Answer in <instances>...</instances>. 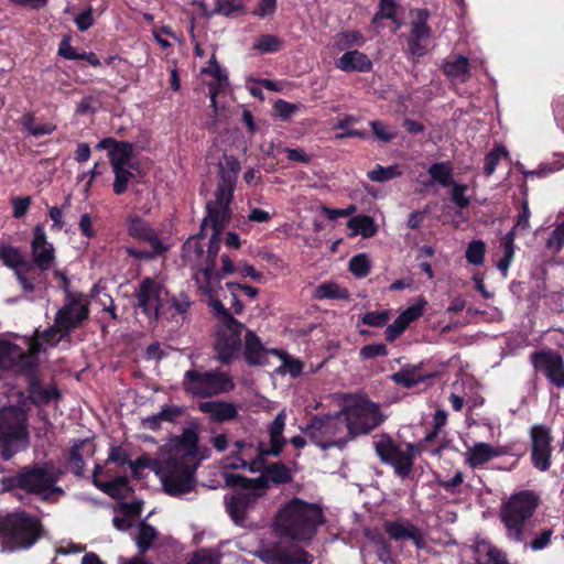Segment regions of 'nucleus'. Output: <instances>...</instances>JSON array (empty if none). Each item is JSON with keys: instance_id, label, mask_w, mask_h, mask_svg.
<instances>
[{"instance_id": "a19ab883", "label": "nucleus", "mask_w": 564, "mask_h": 564, "mask_svg": "<svg viewBox=\"0 0 564 564\" xmlns=\"http://www.w3.org/2000/svg\"><path fill=\"white\" fill-rule=\"evenodd\" d=\"M67 335L68 334H64L55 323L54 326L45 329L43 333L36 332V340L31 341V345L35 348L37 354L43 344L54 346Z\"/></svg>"}, {"instance_id": "7c9ffc66", "label": "nucleus", "mask_w": 564, "mask_h": 564, "mask_svg": "<svg viewBox=\"0 0 564 564\" xmlns=\"http://www.w3.org/2000/svg\"><path fill=\"white\" fill-rule=\"evenodd\" d=\"M269 354H272V350H268L253 332L246 329L243 352L246 361L254 366L263 365Z\"/></svg>"}, {"instance_id": "1a4fd4ad", "label": "nucleus", "mask_w": 564, "mask_h": 564, "mask_svg": "<svg viewBox=\"0 0 564 564\" xmlns=\"http://www.w3.org/2000/svg\"><path fill=\"white\" fill-rule=\"evenodd\" d=\"M349 437L368 434L384 421L378 404L367 399H355L343 410Z\"/></svg>"}, {"instance_id": "ddd939ff", "label": "nucleus", "mask_w": 564, "mask_h": 564, "mask_svg": "<svg viewBox=\"0 0 564 564\" xmlns=\"http://www.w3.org/2000/svg\"><path fill=\"white\" fill-rule=\"evenodd\" d=\"M225 481L228 486L242 487V490L225 497L227 512L235 523L241 525L243 524L248 512L253 509L258 498L261 496V490L246 488L247 479L236 474L226 473Z\"/></svg>"}, {"instance_id": "37998d69", "label": "nucleus", "mask_w": 564, "mask_h": 564, "mask_svg": "<svg viewBox=\"0 0 564 564\" xmlns=\"http://www.w3.org/2000/svg\"><path fill=\"white\" fill-rule=\"evenodd\" d=\"M156 536L158 532L155 528L145 522H141L138 527V536L135 538L140 553H145L152 546Z\"/></svg>"}, {"instance_id": "052dcab7", "label": "nucleus", "mask_w": 564, "mask_h": 564, "mask_svg": "<svg viewBox=\"0 0 564 564\" xmlns=\"http://www.w3.org/2000/svg\"><path fill=\"white\" fill-rule=\"evenodd\" d=\"M425 305L426 301L421 297L414 305L404 310L398 317L409 326L412 322L422 316Z\"/></svg>"}, {"instance_id": "20e7f679", "label": "nucleus", "mask_w": 564, "mask_h": 564, "mask_svg": "<svg viewBox=\"0 0 564 564\" xmlns=\"http://www.w3.org/2000/svg\"><path fill=\"white\" fill-rule=\"evenodd\" d=\"M219 243V234L212 232L207 252H204L199 237H191L183 245V261L191 267L196 286L208 294L220 282V276L214 270Z\"/></svg>"}, {"instance_id": "4c0bfd02", "label": "nucleus", "mask_w": 564, "mask_h": 564, "mask_svg": "<svg viewBox=\"0 0 564 564\" xmlns=\"http://www.w3.org/2000/svg\"><path fill=\"white\" fill-rule=\"evenodd\" d=\"M427 376L421 372V366H406L392 376L394 382L411 388L422 382Z\"/></svg>"}, {"instance_id": "4d7b16f0", "label": "nucleus", "mask_w": 564, "mask_h": 564, "mask_svg": "<svg viewBox=\"0 0 564 564\" xmlns=\"http://www.w3.org/2000/svg\"><path fill=\"white\" fill-rule=\"evenodd\" d=\"M451 187V200L457 207L464 209L469 206L470 198L466 195L468 186L465 184H460L455 182Z\"/></svg>"}, {"instance_id": "473e14b6", "label": "nucleus", "mask_w": 564, "mask_h": 564, "mask_svg": "<svg viewBox=\"0 0 564 564\" xmlns=\"http://www.w3.org/2000/svg\"><path fill=\"white\" fill-rule=\"evenodd\" d=\"M443 72L453 83H466L470 78L469 61L463 55H455L443 64Z\"/></svg>"}, {"instance_id": "c756f323", "label": "nucleus", "mask_w": 564, "mask_h": 564, "mask_svg": "<svg viewBox=\"0 0 564 564\" xmlns=\"http://www.w3.org/2000/svg\"><path fill=\"white\" fill-rule=\"evenodd\" d=\"M198 410L208 414L214 422H226L238 415L237 406L229 402L205 401L198 404Z\"/></svg>"}, {"instance_id": "f3484780", "label": "nucleus", "mask_w": 564, "mask_h": 564, "mask_svg": "<svg viewBox=\"0 0 564 564\" xmlns=\"http://www.w3.org/2000/svg\"><path fill=\"white\" fill-rule=\"evenodd\" d=\"M246 327L240 322H231L217 327L215 350L223 362L232 360L241 348V336Z\"/></svg>"}, {"instance_id": "cd10ccee", "label": "nucleus", "mask_w": 564, "mask_h": 564, "mask_svg": "<svg viewBox=\"0 0 564 564\" xmlns=\"http://www.w3.org/2000/svg\"><path fill=\"white\" fill-rule=\"evenodd\" d=\"M128 234L142 241H147L151 247L156 248V251H164L165 248L158 237L156 232L139 217H130L128 220Z\"/></svg>"}, {"instance_id": "9b49d317", "label": "nucleus", "mask_w": 564, "mask_h": 564, "mask_svg": "<svg viewBox=\"0 0 564 564\" xmlns=\"http://www.w3.org/2000/svg\"><path fill=\"white\" fill-rule=\"evenodd\" d=\"M56 481L57 477L47 468L42 467L25 469L14 477L1 479L6 490L21 488L39 495L43 499H48L53 494H62V489L55 486Z\"/></svg>"}, {"instance_id": "09e8293b", "label": "nucleus", "mask_w": 564, "mask_h": 564, "mask_svg": "<svg viewBox=\"0 0 564 564\" xmlns=\"http://www.w3.org/2000/svg\"><path fill=\"white\" fill-rule=\"evenodd\" d=\"M135 169H137V165L112 169V171L115 173L113 192L117 195H121L127 191L128 183L133 176L131 170H135Z\"/></svg>"}, {"instance_id": "e2e57ef3", "label": "nucleus", "mask_w": 564, "mask_h": 564, "mask_svg": "<svg viewBox=\"0 0 564 564\" xmlns=\"http://www.w3.org/2000/svg\"><path fill=\"white\" fill-rule=\"evenodd\" d=\"M390 319L388 311L367 312L361 316V322L371 327H382Z\"/></svg>"}, {"instance_id": "a18cd8bd", "label": "nucleus", "mask_w": 564, "mask_h": 564, "mask_svg": "<svg viewBox=\"0 0 564 564\" xmlns=\"http://www.w3.org/2000/svg\"><path fill=\"white\" fill-rule=\"evenodd\" d=\"M272 354L282 360V364L279 367V371L281 373H289L293 378H296L302 373L303 365L300 360L289 357L284 351L279 349H272Z\"/></svg>"}, {"instance_id": "0eeeda50", "label": "nucleus", "mask_w": 564, "mask_h": 564, "mask_svg": "<svg viewBox=\"0 0 564 564\" xmlns=\"http://www.w3.org/2000/svg\"><path fill=\"white\" fill-rule=\"evenodd\" d=\"M29 443L26 411L21 405L0 410V452L4 460L24 449Z\"/></svg>"}, {"instance_id": "c9c22d12", "label": "nucleus", "mask_w": 564, "mask_h": 564, "mask_svg": "<svg viewBox=\"0 0 564 564\" xmlns=\"http://www.w3.org/2000/svg\"><path fill=\"white\" fill-rule=\"evenodd\" d=\"M239 171V161L234 156H227L225 163L220 166V183L218 189H228L232 193Z\"/></svg>"}, {"instance_id": "de8ad7c7", "label": "nucleus", "mask_w": 564, "mask_h": 564, "mask_svg": "<svg viewBox=\"0 0 564 564\" xmlns=\"http://www.w3.org/2000/svg\"><path fill=\"white\" fill-rule=\"evenodd\" d=\"M94 485L101 491L108 494L113 498L120 497L122 490L128 485V478L126 476L117 477L110 481H100L94 479Z\"/></svg>"}, {"instance_id": "f257e3e1", "label": "nucleus", "mask_w": 564, "mask_h": 564, "mask_svg": "<svg viewBox=\"0 0 564 564\" xmlns=\"http://www.w3.org/2000/svg\"><path fill=\"white\" fill-rule=\"evenodd\" d=\"M198 435L186 429L178 436L170 440V453L163 457L159 473L164 492L173 497H182L196 487V470L199 465Z\"/></svg>"}, {"instance_id": "bb28decb", "label": "nucleus", "mask_w": 564, "mask_h": 564, "mask_svg": "<svg viewBox=\"0 0 564 564\" xmlns=\"http://www.w3.org/2000/svg\"><path fill=\"white\" fill-rule=\"evenodd\" d=\"M386 532L395 541L412 540L417 547L424 546L422 531L410 522H387Z\"/></svg>"}, {"instance_id": "e433bc0d", "label": "nucleus", "mask_w": 564, "mask_h": 564, "mask_svg": "<svg viewBox=\"0 0 564 564\" xmlns=\"http://www.w3.org/2000/svg\"><path fill=\"white\" fill-rule=\"evenodd\" d=\"M220 289V282L218 285L213 289V291L208 294L202 288H197L198 292L207 297L208 305L213 310L214 314L217 316L219 325L224 326L225 324H231V322H238L234 318L230 312L224 306V304L215 297L216 292Z\"/></svg>"}, {"instance_id": "4be33fe9", "label": "nucleus", "mask_w": 564, "mask_h": 564, "mask_svg": "<svg viewBox=\"0 0 564 564\" xmlns=\"http://www.w3.org/2000/svg\"><path fill=\"white\" fill-rule=\"evenodd\" d=\"M551 431L545 425H534L531 429L532 463L540 470H547L551 462Z\"/></svg>"}, {"instance_id": "5fc2aeb1", "label": "nucleus", "mask_w": 564, "mask_h": 564, "mask_svg": "<svg viewBox=\"0 0 564 564\" xmlns=\"http://www.w3.org/2000/svg\"><path fill=\"white\" fill-rule=\"evenodd\" d=\"M245 10L243 0H215V12L226 17Z\"/></svg>"}, {"instance_id": "864d4df0", "label": "nucleus", "mask_w": 564, "mask_h": 564, "mask_svg": "<svg viewBox=\"0 0 564 564\" xmlns=\"http://www.w3.org/2000/svg\"><path fill=\"white\" fill-rule=\"evenodd\" d=\"M485 251L486 245L482 240H473L467 246L465 257L469 263L481 265L484 263Z\"/></svg>"}, {"instance_id": "7ed1b4c3", "label": "nucleus", "mask_w": 564, "mask_h": 564, "mask_svg": "<svg viewBox=\"0 0 564 564\" xmlns=\"http://www.w3.org/2000/svg\"><path fill=\"white\" fill-rule=\"evenodd\" d=\"M323 522L319 507L293 499L285 503L274 519V529L281 534L296 541H310Z\"/></svg>"}, {"instance_id": "f8f14e48", "label": "nucleus", "mask_w": 564, "mask_h": 564, "mask_svg": "<svg viewBox=\"0 0 564 564\" xmlns=\"http://www.w3.org/2000/svg\"><path fill=\"white\" fill-rule=\"evenodd\" d=\"M234 387L230 376L220 370L198 371L191 369L184 373V390L197 397L217 395L229 392Z\"/></svg>"}, {"instance_id": "412c9836", "label": "nucleus", "mask_w": 564, "mask_h": 564, "mask_svg": "<svg viewBox=\"0 0 564 564\" xmlns=\"http://www.w3.org/2000/svg\"><path fill=\"white\" fill-rule=\"evenodd\" d=\"M87 317V302L82 297L68 296L65 305L56 314V325L64 334H69Z\"/></svg>"}, {"instance_id": "3c124183", "label": "nucleus", "mask_w": 564, "mask_h": 564, "mask_svg": "<svg viewBox=\"0 0 564 564\" xmlns=\"http://www.w3.org/2000/svg\"><path fill=\"white\" fill-rule=\"evenodd\" d=\"M282 47V41L272 34H263L260 35L254 44L253 50L259 51L261 53H273L280 51Z\"/></svg>"}, {"instance_id": "6e6552de", "label": "nucleus", "mask_w": 564, "mask_h": 564, "mask_svg": "<svg viewBox=\"0 0 564 564\" xmlns=\"http://www.w3.org/2000/svg\"><path fill=\"white\" fill-rule=\"evenodd\" d=\"M305 433L322 449L344 447L351 440L341 411L334 415L314 417Z\"/></svg>"}, {"instance_id": "4468645a", "label": "nucleus", "mask_w": 564, "mask_h": 564, "mask_svg": "<svg viewBox=\"0 0 564 564\" xmlns=\"http://www.w3.org/2000/svg\"><path fill=\"white\" fill-rule=\"evenodd\" d=\"M0 259L2 262L14 270L15 276L23 291L28 293L36 292L42 295L45 290V282L42 274L31 276L34 268L25 262L23 254L18 248L6 246L0 249Z\"/></svg>"}, {"instance_id": "393cba45", "label": "nucleus", "mask_w": 564, "mask_h": 564, "mask_svg": "<svg viewBox=\"0 0 564 564\" xmlns=\"http://www.w3.org/2000/svg\"><path fill=\"white\" fill-rule=\"evenodd\" d=\"M203 74H208L213 76L216 82L208 84L209 89V97H210V106L213 108L214 116L216 117L218 115V106L216 98L217 96L228 87V75L225 69L220 67L218 62L216 61L215 55L213 54L209 64L207 67H204L202 69Z\"/></svg>"}, {"instance_id": "c03bdc74", "label": "nucleus", "mask_w": 564, "mask_h": 564, "mask_svg": "<svg viewBox=\"0 0 564 564\" xmlns=\"http://www.w3.org/2000/svg\"><path fill=\"white\" fill-rule=\"evenodd\" d=\"M348 227L352 235L371 237L376 232L373 220L369 216H356L348 221Z\"/></svg>"}, {"instance_id": "338daca9", "label": "nucleus", "mask_w": 564, "mask_h": 564, "mask_svg": "<svg viewBox=\"0 0 564 564\" xmlns=\"http://www.w3.org/2000/svg\"><path fill=\"white\" fill-rule=\"evenodd\" d=\"M430 28L423 21H417L412 24L409 37L424 42L430 37Z\"/></svg>"}, {"instance_id": "a878e982", "label": "nucleus", "mask_w": 564, "mask_h": 564, "mask_svg": "<svg viewBox=\"0 0 564 564\" xmlns=\"http://www.w3.org/2000/svg\"><path fill=\"white\" fill-rule=\"evenodd\" d=\"M335 66L346 73H367L372 69V62L365 53L350 50L335 61Z\"/></svg>"}, {"instance_id": "72a5a7b5", "label": "nucleus", "mask_w": 564, "mask_h": 564, "mask_svg": "<svg viewBox=\"0 0 564 564\" xmlns=\"http://www.w3.org/2000/svg\"><path fill=\"white\" fill-rule=\"evenodd\" d=\"M30 399L36 405H45L52 400L59 398V392L54 386H42L36 378H31L29 382Z\"/></svg>"}, {"instance_id": "bf43d9fd", "label": "nucleus", "mask_w": 564, "mask_h": 564, "mask_svg": "<svg viewBox=\"0 0 564 564\" xmlns=\"http://www.w3.org/2000/svg\"><path fill=\"white\" fill-rule=\"evenodd\" d=\"M187 564H220V554L216 550L203 549L196 552Z\"/></svg>"}, {"instance_id": "49530a36", "label": "nucleus", "mask_w": 564, "mask_h": 564, "mask_svg": "<svg viewBox=\"0 0 564 564\" xmlns=\"http://www.w3.org/2000/svg\"><path fill=\"white\" fill-rule=\"evenodd\" d=\"M503 243V257L498 261L497 268L502 272L503 275H507L508 269L512 261L514 254V231H509L502 239Z\"/></svg>"}, {"instance_id": "39448f33", "label": "nucleus", "mask_w": 564, "mask_h": 564, "mask_svg": "<svg viewBox=\"0 0 564 564\" xmlns=\"http://www.w3.org/2000/svg\"><path fill=\"white\" fill-rule=\"evenodd\" d=\"M41 532L40 520L24 511L0 514V551L28 550L36 543Z\"/></svg>"}, {"instance_id": "dca6fc26", "label": "nucleus", "mask_w": 564, "mask_h": 564, "mask_svg": "<svg viewBox=\"0 0 564 564\" xmlns=\"http://www.w3.org/2000/svg\"><path fill=\"white\" fill-rule=\"evenodd\" d=\"M36 362V350L31 341H28V349L24 350L8 339L0 340V368L29 373L34 370Z\"/></svg>"}, {"instance_id": "f03ea898", "label": "nucleus", "mask_w": 564, "mask_h": 564, "mask_svg": "<svg viewBox=\"0 0 564 564\" xmlns=\"http://www.w3.org/2000/svg\"><path fill=\"white\" fill-rule=\"evenodd\" d=\"M285 412L278 413L268 427L270 443L258 444L238 441L235 451L221 462L224 469H247L250 473H261L265 468V456H278L282 452L286 441L283 436L285 427Z\"/></svg>"}, {"instance_id": "b1692460", "label": "nucleus", "mask_w": 564, "mask_h": 564, "mask_svg": "<svg viewBox=\"0 0 564 564\" xmlns=\"http://www.w3.org/2000/svg\"><path fill=\"white\" fill-rule=\"evenodd\" d=\"M534 365L557 388H564V361L556 352H538Z\"/></svg>"}, {"instance_id": "8fccbe9b", "label": "nucleus", "mask_w": 564, "mask_h": 564, "mask_svg": "<svg viewBox=\"0 0 564 564\" xmlns=\"http://www.w3.org/2000/svg\"><path fill=\"white\" fill-rule=\"evenodd\" d=\"M400 175H401V171H400L399 165H390V166L384 167V166H381L378 164V165H376V167L373 170L368 172V177L372 182H379V183L393 180Z\"/></svg>"}, {"instance_id": "774afa93", "label": "nucleus", "mask_w": 564, "mask_h": 564, "mask_svg": "<svg viewBox=\"0 0 564 564\" xmlns=\"http://www.w3.org/2000/svg\"><path fill=\"white\" fill-rule=\"evenodd\" d=\"M276 0H259L257 8L253 10V14L259 18L271 15L275 12Z\"/></svg>"}, {"instance_id": "c85d7f7f", "label": "nucleus", "mask_w": 564, "mask_h": 564, "mask_svg": "<svg viewBox=\"0 0 564 564\" xmlns=\"http://www.w3.org/2000/svg\"><path fill=\"white\" fill-rule=\"evenodd\" d=\"M473 549L477 564H510L506 554L485 539H477Z\"/></svg>"}, {"instance_id": "aec40b11", "label": "nucleus", "mask_w": 564, "mask_h": 564, "mask_svg": "<svg viewBox=\"0 0 564 564\" xmlns=\"http://www.w3.org/2000/svg\"><path fill=\"white\" fill-rule=\"evenodd\" d=\"M232 193L228 189H218L215 194V200L209 202L206 206L207 215L202 223V230L212 228L214 234H220L221 229L229 221V203L231 200Z\"/></svg>"}, {"instance_id": "79ce46f5", "label": "nucleus", "mask_w": 564, "mask_h": 564, "mask_svg": "<svg viewBox=\"0 0 564 564\" xmlns=\"http://www.w3.org/2000/svg\"><path fill=\"white\" fill-rule=\"evenodd\" d=\"M163 464V457L162 458H152L149 455H142L138 457L135 460H131L129 463L130 470L132 475L137 478H140L139 470L140 469H150L154 471L156 476H159L160 469Z\"/></svg>"}, {"instance_id": "5701e85b", "label": "nucleus", "mask_w": 564, "mask_h": 564, "mask_svg": "<svg viewBox=\"0 0 564 564\" xmlns=\"http://www.w3.org/2000/svg\"><path fill=\"white\" fill-rule=\"evenodd\" d=\"M96 148L108 151L112 169L135 165V163L132 162L133 145L130 142L105 138L98 142Z\"/></svg>"}, {"instance_id": "680f3d73", "label": "nucleus", "mask_w": 564, "mask_h": 564, "mask_svg": "<svg viewBox=\"0 0 564 564\" xmlns=\"http://www.w3.org/2000/svg\"><path fill=\"white\" fill-rule=\"evenodd\" d=\"M185 406L176 404H164L161 406L160 413L164 422L177 423L185 413Z\"/></svg>"}, {"instance_id": "423d86ee", "label": "nucleus", "mask_w": 564, "mask_h": 564, "mask_svg": "<svg viewBox=\"0 0 564 564\" xmlns=\"http://www.w3.org/2000/svg\"><path fill=\"white\" fill-rule=\"evenodd\" d=\"M536 507L538 497L529 490L513 494L502 503L500 519L510 541L521 543L525 540Z\"/></svg>"}, {"instance_id": "69168bd1", "label": "nucleus", "mask_w": 564, "mask_h": 564, "mask_svg": "<svg viewBox=\"0 0 564 564\" xmlns=\"http://www.w3.org/2000/svg\"><path fill=\"white\" fill-rule=\"evenodd\" d=\"M388 354L387 347L383 344H371L364 346L360 349V356L364 359H372Z\"/></svg>"}, {"instance_id": "13d9d810", "label": "nucleus", "mask_w": 564, "mask_h": 564, "mask_svg": "<svg viewBox=\"0 0 564 564\" xmlns=\"http://www.w3.org/2000/svg\"><path fill=\"white\" fill-rule=\"evenodd\" d=\"M370 127L373 134L383 142L392 141L398 134V130L394 127L384 124L379 120L371 121Z\"/></svg>"}, {"instance_id": "6ab92c4d", "label": "nucleus", "mask_w": 564, "mask_h": 564, "mask_svg": "<svg viewBox=\"0 0 564 564\" xmlns=\"http://www.w3.org/2000/svg\"><path fill=\"white\" fill-rule=\"evenodd\" d=\"M265 564H312L313 556L293 544L276 543L258 552Z\"/></svg>"}, {"instance_id": "603ef678", "label": "nucleus", "mask_w": 564, "mask_h": 564, "mask_svg": "<svg viewBox=\"0 0 564 564\" xmlns=\"http://www.w3.org/2000/svg\"><path fill=\"white\" fill-rule=\"evenodd\" d=\"M370 260L367 254L359 253L349 261V270L356 278H365L370 272Z\"/></svg>"}, {"instance_id": "2eb2a0df", "label": "nucleus", "mask_w": 564, "mask_h": 564, "mask_svg": "<svg viewBox=\"0 0 564 564\" xmlns=\"http://www.w3.org/2000/svg\"><path fill=\"white\" fill-rule=\"evenodd\" d=\"M134 296L138 310L147 317L149 324L156 323L166 297L163 285L152 278H144L135 289Z\"/></svg>"}, {"instance_id": "ea45409f", "label": "nucleus", "mask_w": 564, "mask_h": 564, "mask_svg": "<svg viewBox=\"0 0 564 564\" xmlns=\"http://www.w3.org/2000/svg\"><path fill=\"white\" fill-rule=\"evenodd\" d=\"M427 172L431 178L443 187H449L455 183L453 180V167L449 162L434 163Z\"/></svg>"}, {"instance_id": "6e6d98bb", "label": "nucleus", "mask_w": 564, "mask_h": 564, "mask_svg": "<svg viewBox=\"0 0 564 564\" xmlns=\"http://www.w3.org/2000/svg\"><path fill=\"white\" fill-rule=\"evenodd\" d=\"M545 247L552 253H558L564 247V221L556 225L545 242Z\"/></svg>"}, {"instance_id": "f704fd0d", "label": "nucleus", "mask_w": 564, "mask_h": 564, "mask_svg": "<svg viewBox=\"0 0 564 564\" xmlns=\"http://www.w3.org/2000/svg\"><path fill=\"white\" fill-rule=\"evenodd\" d=\"M312 297L317 301L322 300H348L349 292L336 282L327 281L317 285Z\"/></svg>"}, {"instance_id": "58836bf2", "label": "nucleus", "mask_w": 564, "mask_h": 564, "mask_svg": "<svg viewBox=\"0 0 564 564\" xmlns=\"http://www.w3.org/2000/svg\"><path fill=\"white\" fill-rule=\"evenodd\" d=\"M364 43L365 37L359 31H343L334 36L333 48L335 51H345L354 46H361Z\"/></svg>"}, {"instance_id": "a211bd4d", "label": "nucleus", "mask_w": 564, "mask_h": 564, "mask_svg": "<svg viewBox=\"0 0 564 564\" xmlns=\"http://www.w3.org/2000/svg\"><path fill=\"white\" fill-rule=\"evenodd\" d=\"M31 256L33 264L37 268L31 273L37 278V274H42L45 281V271L51 270L55 263V249L53 245L47 240L45 230L42 226L37 225L33 230V238L31 241Z\"/></svg>"}, {"instance_id": "0e129e2a", "label": "nucleus", "mask_w": 564, "mask_h": 564, "mask_svg": "<svg viewBox=\"0 0 564 564\" xmlns=\"http://www.w3.org/2000/svg\"><path fill=\"white\" fill-rule=\"evenodd\" d=\"M506 155L507 151L503 147H497L494 151L489 152L485 158V173L487 175H491L495 172L500 159Z\"/></svg>"}, {"instance_id": "2f4dec72", "label": "nucleus", "mask_w": 564, "mask_h": 564, "mask_svg": "<svg viewBox=\"0 0 564 564\" xmlns=\"http://www.w3.org/2000/svg\"><path fill=\"white\" fill-rule=\"evenodd\" d=\"M499 447H494L487 443L479 442L469 447L465 453V462L471 467L477 468L489 462L494 457L502 455Z\"/></svg>"}, {"instance_id": "9d476101", "label": "nucleus", "mask_w": 564, "mask_h": 564, "mask_svg": "<svg viewBox=\"0 0 564 564\" xmlns=\"http://www.w3.org/2000/svg\"><path fill=\"white\" fill-rule=\"evenodd\" d=\"M380 460L390 465L397 476L406 478L412 470L417 448L412 443L398 444L388 434H382L373 442Z\"/></svg>"}]
</instances>
